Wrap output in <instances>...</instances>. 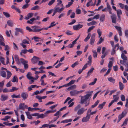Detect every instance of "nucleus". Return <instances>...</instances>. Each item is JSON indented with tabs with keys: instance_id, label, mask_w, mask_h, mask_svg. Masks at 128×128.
<instances>
[{
	"instance_id": "1",
	"label": "nucleus",
	"mask_w": 128,
	"mask_h": 128,
	"mask_svg": "<svg viewBox=\"0 0 128 128\" xmlns=\"http://www.w3.org/2000/svg\"><path fill=\"white\" fill-rule=\"evenodd\" d=\"M80 107L81 106L79 104L76 106L74 109L75 112H77V114L78 115L82 114L87 110V108L85 109L84 108H80Z\"/></svg>"
},
{
	"instance_id": "2",
	"label": "nucleus",
	"mask_w": 128,
	"mask_h": 128,
	"mask_svg": "<svg viewBox=\"0 0 128 128\" xmlns=\"http://www.w3.org/2000/svg\"><path fill=\"white\" fill-rule=\"evenodd\" d=\"M83 92V90H81L77 91L76 90H74L70 92V94L71 96H74L77 95L78 94L80 93Z\"/></svg>"
},
{
	"instance_id": "3",
	"label": "nucleus",
	"mask_w": 128,
	"mask_h": 128,
	"mask_svg": "<svg viewBox=\"0 0 128 128\" xmlns=\"http://www.w3.org/2000/svg\"><path fill=\"white\" fill-rule=\"evenodd\" d=\"M127 112L126 110H124L123 111L121 114H119L118 116V118L119 119L121 120V119L124 117L126 115Z\"/></svg>"
},
{
	"instance_id": "4",
	"label": "nucleus",
	"mask_w": 128,
	"mask_h": 128,
	"mask_svg": "<svg viewBox=\"0 0 128 128\" xmlns=\"http://www.w3.org/2000/svg\"><path fill=\"white\" fill-rule=\"evenodd\" d=\"M83 26V25H82L78 24L74 26H73V28L74 30H77L82 28Z\"/></svg>"
},
{
	"instance_id": "5",
	"label": "nucleus",
	"mask_w": 128,
	"mask_h": 128,
	"mask_svg": "<svg viewBox=\"0 0 128 128\" xmlns=\"http://www.w3.org/2000/svg\"><path fill=\"white\" fill-rule=\"evenodd\" d=\"M31 75V73L30 72H28L26 75V77L28 79L30 80L31 82H29L30 84H31L34 82V81L33 80H32V79L33 78V77L30 76Z\"/></svg>"
},
{
	"instance_id": "6",
	"label": "nucleus",
	"mask_w": 128,
	"mask_h": 128,
	"mask_svg": "<svg viewBox=\"0 0 128 128\" xmlns=\"http://www.w3.org/2000/svg\"><path fill=\"white\" fill-rule=\"evenodd\" d=\"M86 117H84L82 120V122H86L88 121L90 117V116L88 114L86 113Z\"/></svg>"
},
{
	"instance_id": "7",
	"label": "nucleus",
	"mask_w": 128,
	"mask_h": 128,
	"mask_svg": "<svg viewBox=\"0 0 128 128\" xmlns=\"http://www.w3.org/2000/svg\"><path fill=\"white\" fill-rule=\"evenodd\" d=\"M40 60V58L36 56H34L31 59V61L33 64H36Z\"/></svg>"
},
{
	"instance_id": "8",
	"label": "nucleus",
	"mask_w": 128,
	"mask_h": 128,
	"mask_svg": "<svg viewBox=\"0 0 128 128\" xmlns=\"http://www.w3.org/2000/svg\"><path fill=\"white\" fill-rule=\"evenodd\" d=\"M111 19H112V22L113 23L116 24V15L113 14L110 16Z\"/></svg>"
},
{
	"instance_id": "9",
	"label": "nucleus",
	"mask_w": 128,
	"mask_h": 128,
	"mask_svg": "<svg viewBox=\"0 0 128 128\" xmlns=\"http://www.w3.org/2000/svg\"><path fill=\"white\" fill-rule=\"evenodd\" d=\"M95 34H94L92 35L91 38L90 39V43L92 46L94 43L95 40Z\"/></svg>"
},
{
	"instance_id": "10",
	"label": "nucleus",
	"mask_w": 128,
	"mask_h": 128,
	"mask_svg": "<svg viewBox=\"0 0 128 128\" xmlns=\"http://www.w3.org/2000/svg\"><path fill=\"white\" fill-rule=\"evenodd\" d=\"M21 96L22 97L24 100H25L26 99L28 96V94L26 92H22Z\"/></svg>"
},
{
	"instance_id": "11",
	"label": "nucleus",
	"mask_w": 128,
	"mask_h": 128,
	"mask_svg": "<svg viewBox=\"0 0 128 128\" xmlns=\"http://www.w3.org/2000/svg\"><path fill=\"white\" fill-rule=\"evenodd\" d=\"M34 39V41L36 42H38L40 41L43 42L44 40V38H41L38 37L34 36L33 37L32 39Z\"/></svg>"
},
{
	"instance_id": "12",
	"label": "nucleus",
	"mask_w": 128,
	"mask_h": 128,
	"mask_svg": "<svg viewBox=\"0 0 128 128\" xmlns=\"http://www.w3.org/2000/svg\"><path fill=\"white\" fill-rule=\"evenodd\" d=\"M8 96L2 94L1 95L0 100L2 102L8 99Z\"/></svg>"
},
{
	"instance_id": "13",
	"label": "nucleus",
	"mask_w": 128,
	"mask_h": 128,
	"mask_svg": "<svg viewBox=\"0 0 128 128\" xmlns=\"http://www.w3.org/2000/svg\"><path fill=\"white\" fill-rule=\"evenodd\" d=\"M40 27L38 26H35L32 27V32H39V29Z\"/></svg>"
},
{
	"instance_id": "14",
	"label": "nucleus",
	"mask_w": 128,
	"mask_h": 128,
	"mask_svg": "<svg viewBox=\"0 0 128 128\" xmlns=\"http://www.w3.org/2000/svg\"><path fill=\"white\" fill-rule=\"evenodd\" d=\"M97 112V110H96V111L92 112V110L90 108L88 109V110L87 113L88 114H89L90 116H91V115H93L95 114Z\"/></svg>"
},
{
	"instance_id": "15",
	"label": "nucleus",
	"mask_w": 128,
	"mask_h": 128,
	"mask_svg": "<svg viewBox=\"0 0 128 128\" xmlns=\"http://www.w3.org/2000/svg\"><path fill=\"white\" fill-rule=\"evenodd\" d=\"M14 59L17 64L18 65L20 64V62H19V59L18 56L16 55H14Z\"/></svg>"
},
{
	"instance_id": "16",
	"label": "nucleus",
	"mask_w": 128,
	"mask_h": 128,
	"mask_svg": "<svg viewBox=\"0 0 128 128\" xmlns=\"http://www.w3.org/2000/svg\"><path fill=\"white\" fill-rule=\"evenodd\" d=\"M105 15L104 14H102L100 17V21L102 22H103L104 21L105 19Z\"/></svg>"
},
{
	"instance_id": "17",
	"label": "nucleus",
	"mask_w": 128,
	"mask_h": 128,
	"mask_svg": "<svg viewBox=\"0 0 128 128\" xmlns=\"http://www.w3.org/2000/svg\"><path fill=\"white\" fill-rule=\"evenodd\" d=\"M121 58L124 61H126L128 60L127 57L124 54L123 52H122L121 55Z\"/></svg>"
},
{
	"instance_id": "18",
	"label": "nucleus",
	"mask_w": 128,
	"mask_h": 128,
	"mask_svg": "<svg viewBox=\"0 0 128 128\" xmlns=\"http://www.w3.org/2000/svg\"><path fill=\"white\" fill-rule=\"evenodd\" d=\"M25 104L24 103H21L19 105V109L20 110H24V106Z\"/></svg>"
},
{
	"instance_id": "19",
	"label": "nucleus",
	"mask_w": 128,
	"mask_h": 128,
	"mask_svg": "<svg viewBox=\"0 0 128 128\" xmlns=\"http://www.w3.org/2000/svg\"><path fill=\"white\" fill-rule=\"evenodd\" d=\"M86 6L87 7L93 6L92 0H88V2L86 4Z\"/></svg>"
},
{
	"instance_id": "20",
	"label": "nucleus",
	"mask_w": 128,
	"mask_h": 128,
	"mask_svg": "<svg viewBox=\"0 0 128 128\" xmlns=\"http://www.w3.org/2000/svg\"><path fill=\"white\" fill-rule=\"evenodd\" d=\"M26 115L27 116V118L29 119H32V115L30 114V112H25Z\"/></svg>"
},
{
	"instance_id": "21",
	"label": "nucleus",
	"mask_w": 128,
	"mask_h": 128,
	"mask_svg": "<svg viewBox=\"0 0 128 128\" xmlns=\"http://www.w3.org/2000/svg\"><path fill=\"white\" fill-rule=\"evenodd\" d=\"M106 102H103L102 104H100L98 106V108H100V110H101L103 108V107L104 106Z\"/></svg>"
},
{
	"instance_id": "22",
	"label": "nucleus",
	"mask_w": 128,
	"mask_h": 128,
	"mask_svg": "<svg viewBox=\"0 0 128 128\" xmlns=\"http://www.w3.org/2000/svg\"><path fill=\"white\" fill-rule=\"evenodd\" d=\"M36 20V18H32L30 19V20L27 21V23L30 24H32L33 22L34 21Z\"/></svg>"
},
{
	"instance_id": "23",
	"label": "nucleus",
	"mask_w": 128,
	"mask_h": 128,
	"mask_svg": "<svg viewBox=\"0 0 128 128\" xmlns=\"http://www.w3.org/2000/svg\"><path fill=\"white\" fill-rule=\"evenodd\" d=\"M8 25L9 26L12 27L14 26L13 22L10 20H8L7 22Z\"/></svg>"
},
{
	"instance_id": "24",
	"label": "nucleus",
	"mask_w": 128,
	"mask_h": 128,
	"mask_svg": "<svg viewBox=\"0 0 128 128\" xmlns=\"http://www.w3.org/2000/svg\"><path fill=\"white\" fill-rule=\"evenodd\" d=\"M0 76L4 78H6V72L4 71H1L0 72Z\"/></svg>"
},
{
	"instance_id": "25",
	"label": "nucleus",
	"mask_w": 128,
	"mask_h": 128,
	"mask_svg": "<svg viewBox=\"0 0 128 128\" xmlns=\"http://www.w3.org/2000/svg\"><path fill=\"white\" fill-rule=\"evenodd\" d=\"M55 9L57 12L60 13L64 10V8L63 7H62L60 8H59L57 7L55 8Z\"/></svg>"
},
{
	"instance_id": "26",
	"label": "nucleus",
	"mask_w": 128,
	"mask_h": 128,
	"mask_svg": "<svg viewBox=\"0 0 128 128\" xmlns=\"http://www.w3.org/2000/svg\"><path fill=\"white\" fill-rule=\"evenodd\" d=\"M87 100L83 96H82L80 100V103L82 104H83L84 102H87Z\"/></svg>"
},
{
	"instance_id": "27",
	"label": "nucleus",
	"mask_w": 128,
	"mask_h": 128,
	"mask_svg": "<svg viewBox=\"0 0 128 128\" xmlns=\"http://www.w3.org/2000/svg\"><path fill=\"white\" fill-rule=\"evenodd\" d=\"M6 72L7 73V76L6 79L8 80L11 76L12 75V74L10 71L8 70L6 71Z\"/></svg>"
},
{
	"instance_id": "28",
	"label": "nucleus",
	"mask_w": 128,
	"mask_h": 128,
	"mask_svg": "<svg viewBox=\"0 0 128 128\" xmlns=\"http://www.w3.org/2000/svg\"><path fill=\"white\" fill-rule=\"evenodd\" d=\"M75 81V80H72L68 83L66 84L67 87L69 86L74 84Z\"/></svg>"
},
{
	"instance_id": "29",
	"label": "nucleus",
	"mask_w": 128,
	"mask_h": 128,
	"mask_svg": "<svg viewBox=\"0 0 128 128\" xmlns=\"http://www.w3.org/2000/svg\"><path fill=\"white\" fill-rule=\"evenodd\" d=\"M72 120V119H66L60 122L63 123H67L68 122H71Z\"/></svg>"
},
{
	"instance_id": "30",
	"label": "nucleus",
	"mask_w": 128,
	"mask_h": 128,
	"mask_svg": "<svg viewBox=\"0 0 128 128\" xmlns=\"http://www.w3.org/2000/svg\"><path fill=\"white\" fill-rule=\"evenodd\" d=\"M94 70V68L93 67H92L88 71L87 73L88 76H90L92 72Z\"/></svg>"
},
{
	"instance_id": "31",
	"label": "nucleus",
	"mask_w": 128,
	"mask_h": 128,
	"mask_svg": "<svg viewBox=\"0 0 128 128\" xmlns=\"http://www.w3.org/2000/svg\"><path fill=\"white\" fill-rule=\"evenodd\" d=\"M119 87L120 90H122L124 88V85L121 82H119Z\"/></svg>"
},
{
	"instance_id": "32",
	"label": "nucleus",
	"mask_w": 128,
	"mask_h": 128,
	"mask_svg": "<svg viewBox=\"0 0 128 128\" xmlns=\"http://www.w3.org/2000/svg\"><path fill=\"white\" fill-rule=\"evenodd\" d=\"M128 118H126L124 120V121L123 122V124L121 125V126H126L128 123Z\"/></svg>"
},
{
	"instance_id": "33",
	"label": "nucleus",
	"mask_w": 128,
	"mask_h": 128,
	"mask_svg": "<svg viewBox=\"0 0 128 128\" xmlns=\"http://www.w3.org/2000/svg\"><path fill=\"white\" fill-rule=\"evenodd\" d=\"M11 97L12 98H20L21 97L20 95V94H18V95L16 96L15 94H14L11 96Z\"/></svg>"
},
{
	"instance_id": "34",
	"label": "nucleus",
	"mask_w": 128,
	"mask_h": 128,
	"mask_svg": "<svg viewBox=\"0 0 128 128\" xmlns=\"http://www.w3.org/2000/svg\"><path fill=\"white\" fill-rule=\"evenodd\" d=\"M36 85H32L28 87V91H30L32 90V88H34L36 87Z\"/></svg>"
},
{
	"instance_id": "35",
	"label": "nucleus",
	"mask_w": 128,
	"mask_h": 128,
	"mask_svg": "<svg viewBox=\"0 0 128 128\" xmlns=\"http://www.w3.org/2000/svg\"><path fill=\"white\" fill-rule=\"evenodd\" d=\"M96 23V21L93 20L92 21L88 23L87 25L88 26H90L95 25Z\"/></svg>"
},
{
	"instance_id": "36",
	"label": "nucleus",
	"mask_w": 128,
	"mask_h": 128,
	"mask_svg": "<svg viewBox=\"0 0 128 128\" xmlns=\"http://www.w3.org/2000/svg\"><path fill=\"white\" fill-rule=\"evenodd\" d=\"M119 98V97L117 95H114L113 96V99H114L113 100L115 102H116L118 99Z\"/></svg>"
},
{
	"instance_id": "37",
	"label": "nucleus",
	"mask_w": 128,
	"mask_h": 128,
	"mask_svg": "<svg viewBox=\"0 0 128 128\" xmlns=\"http://www.w3.org/2000/svg\"><path fill=\"white\" fill-rule=\"evenodd\" d=\"M91 36L90 33H88L87 36L84 39V42H86L90 38Z\"/></svg>"
},
{
	"instance_id": "38",
	"label": "nucleus",
	"mask_w": 128,
	"mask_h": 128,
	"mask_svg": "<svg viewBox=\"0 0 128 128\" xmlns=\"http://www.w3.org/2000/svg\"><path fill=\"white\" fill-rule=\"evenodd\" d=\"M108 80L110 82L113 84H114L115 82V80L112 77L109 78H108Z\"/></svg>"
},
{
	"instance_id": "39",
	"label": "nucleus",
	"mask_w": 128,
	"mask_h": 128,
	"mask_svg": "<svg viewBox=\"0 0 128 128\" xmlns=\"http://www.w3.org/2000/svg\"><path fill=\"white\" fill-rule=\"evenodd\" d=\"M28 62L26 61V62H25L23 64L24 65V68L25 70L28 69Z\"/></svg>"
},
{
	"instance_id": "40",
	"label": "nucleus",
	"mask_w": 128,
	"mask_h": 128,
	"mask_svg": "<svg viewBox=\"0 0 128 128\" xmlns=\"http://www.w3.org/2000/svg\"><path fill=\"white\" fill-rule=\"evenodd\" d=\"M40 9V8L39 6L37 5L35 6L32 7L31 10H38Z\"/></svg>"
},
{
	"instance_id": "41",
	"label": "nucleus",
	"mask_w": 128,
	"mask_h": 128,
	"mask_svg": "<svg viewBox=\"0 0 128 128\" xmlns=\"http://www.w3.org/2000/svg\"><path fill=\"white\" fill-rule=\"evenodd\" d=\"M100 101L99 100H97L94 104L92 105L91 106L92 108H93L96 106L99 102Z\"/></svg>"
},
{
	"instance_id": "42",
	"label": "nucleus",
	"mask_w": 128,
	"mask_h": 128,
	"mask_svg": "<svg viewBox=\"0 0 128 128\" xmlns=\"http://www.w3.org/2000/svg\"><path fill=\"white\" fill-rule=\"evenodd\" d=\"M97 32L98 35V37L100 38L102 34V32L100 29V28L98 29L97 30Z\"/></svg>"
},
{
	"instance_id": "43",
	"label": "nucleus",
	"mask_w": 128,
	"mask_h": 128,
	"mask_svg": "<svg viewBox=\"0 0 128 128\" xmlns=\"http://www.w3.org/2000/svg\"><path fill=\"white\" fill-rule=\"evenodd\" d=\"M15 30L18 32H19L22 34H23L24 32L23 30L21 28H15Z\"/></svg>"
},
{
	"instance_id": "44",
	"label": "nucleus",
	"mask_w": 128,
	"mask_h": 128,
	"mask_svg": "<svg viewBox=\"0 0 128 128\" xmlns=\"http://www.w3.org/2000/svg\"><path fill=\"white\" fill-rule=\"evenodd\" d=\"M92 96V94L91 93H89L86 94V95L84 96H83L87 100L91 96Z\"/></svg>"
},
{
	"instance_id": "45",
	"label": "nucleus",
	"mask_w": 128,
	"mask_h": 128,
	"mask_svg": "<svg viewBox=\"0 0 128 128\" xmlns=\"http://www.w3.org/2000/svg\"><path fill=\"white\" fill-rule=\"evenodd\" d=\"M4 58L0 56V61L2 63V64H3L5 65V63H4Z\"/></svg>"
},
{
	"instance_id": "46",
	"label": "nucleus",
	"mask_w": 128,
	"mask_h": 128,
	"mask_svg": "<svg viewBox=\"0 0 128 128\" xmlns=\"http://www.w3.org/2000/svg\"><path fill=\"white\" fill-rule=\"evenodd\" d=\"M100 38L99 40V41L97 43V44H101L102 43L103 41H104V39L103 38H102V37H100Z\"/></svg>"
},
{
	"instance_id": "47",
	"label": "nucleus",
	"mask_w": 128,
	"mask_h": 128,
	"mask_svg": "<svg viewBox=\"0 0 128 128\" xmlns=\"http://www.w3.org/2000/svg\"><path fill=\"white\" fill-rule=\"evenodd\" d=\"M95 27V26H92L89 28L88 30V33H90L89 32H90L91 30H92Z\"/></svg>"
},
{
	"instance_id": "48",
	"label": "nucleus",
	"mask_w": 128,
	"mask_h": 128,
	"mask_svg": "<svg viewBox=\"0 0 128 128\" xmlns=\"http://www.w3.org/2000/svg\"><path fill=\"white\" fill-rule=\"evenodd\" d=\"M66 33L68 36L72 35L73 34V33L71 31L68 30L66 31Z\"/></svg>"
},
{
	"instance_id": "49",
	"label": "nucleus",
	"mask_w": 128,
	"mask_h": 128,
	"mask_svg": "<svg viewBox=\"0 0 128 128\" xmlns=\"http://www.w3.org/2000/svg\"><path fill=\"white\" fill-rule=\"evenodd\" d=\"M76 88V86L75 84H74L68 88V89H70V90H72L75 89Z\"/></svg>"
},
{
	"instance_id": "50",
	"label": "nucleus",
	"mask_w": 128,
	"mask_h": 128,
	"mask_svg": "<svg viewBox=\"0 0 128 128\" xmlns=\"http://www.w3.org/2000/svg\"><path fill=\"white\" fill-rule=\"evenodd\" d=\"M26 61L22 58H20L19 59V62H20V63H21L22 64L25 62H26Z\"/></svg>"
},
{
	"instance_id": "51",
	"label": "nucleus",
	"mask_w": 128,
	"mask_h": 128,
	"mask_svg": "<svg viewBox=\"0 0 128 128\" xmlns=\"http://www.w3.org/2000/svg\"><path fill=\"white\" fill-rule=\"evenodd\" d=\"M10 118V117L8 116H5V117L1 119V120L4 121H6L8 119Z\"/></svg>"
},
{
	"instance_id": "52",
	"label": "nucleus",
	"mask_w": 128,
	"mask_h": 128,
	"mask_svg": "<svg viewBox=\"0 0 128 128\" xmlns=\"http://www.w3.org/2000/svg\"><path fill=\"white\" fill-rule=\"evenodd\" d=\"M97 80V79L96 78H94V81L90 83L89 84V85L90 86L94 84L96 82Z\"/></svg>"
},
{
	"instance_id": "53",
	"label": "nucleus",
	"mask_w": 128,
	"mask_h": 128,
	"mask_svg": "<svg viewBox=\"0 0 128 128\" xmlns=\"http://www.w3.org/2000/svg\"><path fill=\"white\" fill-rule=\"evenodd\" d=\"M18 89V88H16V87H13L10 90V92H14L15 90H16Z\"/></svg>"
},
{
	"instance_id": "54",
	"label": "nucleus",
	"mask_w": 128,
	"mask_h": 128,
	"mask_svg": "<svg viewBox=\"0 0 128 128\" xmlns=\"http://www.w3.org/2000/svg\"><path fill=\"white\" fill-rule=\"evenodd\" d=\"M3 13L6 18H9L10 16V15L7 12H3Z\"/></svg>"
},
{
	"instance_id": "55",
	"label": "nucleus",
	"mask_w": 128,
	"mask_h": 128,
	"mask_svg": "<svg viewBox=\"0 0 128 128\" xmlns=\"http://www.w3.org/2000/svg\"><path fill=\"white\" fill-rule=\"evenodd\" d=\"M74 2L73 1H71L69 2L68 3V4L66 6V8H68L70 7L73 3Z\"/></svg>"
},
{
	"instance_id": "56",
	"label": "nucleus",
	"mask_w": 128,
	"mask_h": 128,
	"mask_svg": "<svg viewBox=\"0 0 128 128\" xmlns=\"http://www.w3.org/2000/svg\"><path fill=\"white\" fill-rule=\"evenodd\" d=\"M56 24H55L54 22H52L50 24V25L48 26L49 28H50L56 25Z\"/></svg>"
},
{
	"instance_id": "57",
	"label": "nucleus",
	"mask_w": 128,
	"mask_h": 128,
	"mask_svg": "<svg viewBox=\"0 0 128 128\" xmlns=\"http://www.w3.org/2000/svg\"><path fill=\"white\" fill-rule=\"evenodd\" d=\"M124 8L125 10L127 11L126 12V16H128V6L126 5L124 6Z\"/></svg>"
},
{
	"instance_id": "58",
	"label": "nucleus",
	"mask_w": 128,
	"mask_h": 128,
	"mask_svg": "<svg viewBox=\"0 0 128 128\" xmlns=\"http://www.w3.org/2000/svg\"><path fill=\"white\" fill-rule=\"evenodd\" d=\"M121 99L122 101H124L125 100V97L124 95L122 94L120 96Z\"/></svg>"
},
{
	"instance_id": "59",
	"label": "nucleus",
	"mask_w": 128,
	"mask_h": 128,
	"mask_svg": "<svg viewBox=\"0 0 128 128\" xmlns=\"http://www.w3.org/2000/svg\"><path fill=\"white\" fill-rule=\"evenodd\" d=\"M17 79V78L16 76H14L12 80V82H18V80L16 81V80Z\"/></svg>"
},
{
	"instance_id": "60",
	"label": "nucleus",
	"mask_w": 128,
	"mask_h": 128,
	"mask_svg": "<svg viewBox=\"0 0 128 128\" xmlns=\"http://www.w3.org/2000/svg\"><path fill=\"white\" fill-rule=\"evenodd\" d=\"M78 61H76V62H75L71 66L72 67V68H74L75 66H76L78 64Z\"/></svg>"
},
{
	"instance_id": "61",
	"label": "nucleus",
	"mask_w": 128,
	"mask_h": 128,
	"mask_svg": "<svg viewBox=\"0 0 128 128\" xmlns=\"http://www.w3.org/2000/svg\"><path fill=\"white\" fill-rule=\"evenodd\" d=\"M34 14L33 13H30L28 14L27 16H28V17L29 18H31L33 16Z\"/></svg>"
},
{
	"instance_id": "62",
	"label": "nucleus",
	"mask_w": 128,
	"mask_h": 128,
	"mask_svg": "<svg viewBox=\"0 0 128 128\" xmlns=\"http://www.w3.org/2000/svg\"><path fill=\"white\" fill-rule=\"evenodd\" d=\"M102 56L101 58L102 59H103L107 54V52H105V53H104V54H102Z\"/></svg>"
},
{
	"instance_id": "63",
	"label": "nucleus",
	"mask_w": 128,
	"mask_h": 128,
	"mask_svg": "<svg viewBox=\"0 0 128 128\" xmlns=\"http://www.w3.org/2000/svg\"><path fill=\"white\" fill-rule=\"evenodd\" d=\"M55 0H50L48 4L49 6H50L55 2Z\"/></svg>"
},
{
	"instance_id": "64",
	"label": "nucleus",
	"mask_w": 128,
	"mask_h": 128,
	"mask_svg": "<svg viewBox=\"0 0 128 128\" xmlns=\"http://www.w3.org/2000/svg\"><path fill=\"white\" fill-rule=\"evenodd\" d=\"M2 92L4 93H6L10 92V90H8L7 88H5L2 90Z\"/></svg>"
}]
</instances>
